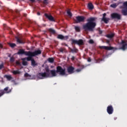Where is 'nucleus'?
I'll list each match as a JSON object with an SVG mask.
<instances>
[{
    "label": "nucleus",
    "instance_id": "obj_1",
    "mask_svg": "<svg viewBox=\"0 0 127 127\" xmlns=\"http://www.w3.org/2000/svg\"><path fill=\"white\" fill-rule=\"evenodd\" d=\"M56 70H49V67H46L45 70L47 73L48 78H52V77H56L57 74L60 75V76H64L66 75V69L63 68L61 66H57Z\"/></svg>",
    "mask_w": 127,
    "mask_h": 127
},
{
    "label": "nucleus",
    "instance_id": "obj_2",
    "mask_svg": "<svg viewBox=\"0 0 127 127\" xmlns=\"http://www.w3.org/2000/svg\"><path fill=\"white\" fill-rule=\"evenodd\" d=\"M97 19L96 17H90L87 19V22L83 25V29L85 31H94L97 24L94 22Z\"/></svg>",
    "mask_w": 127,
    "mask_h": 127
},
{
    "label": "nucleus",
    "instance_id": "obj_3",
    "mask_svg": "<svg viewBox=\"0 0 127 127\" xmlns=\"http://www.w3.org/2000/svg\"><path fill=\"white\" fill-rule=\"evenodd\" d=\"M111 17L112 19H118V20H121V19H122V15L118 13H113L111 14Z\"/></svg>",
    "mask_w": 127,
    "mask_h": 127
},
{
    "label": "nucleus",
    "instance_id": "obj_4",
    "mask_svg": "<svg viewBox=\"0 0 127 127\" xmlns=\"http://www.w3.org/2000/svg\"><path fill=\"white\" fill-rule=\"evenodd\" d=\"M71 44H77L79 46L84 45V41L82 39L78 40L72 39L71 40Z\"/></svg>",
    "mask_w": 127,
    "mask_h": 127
},
{
    "label": "nucleus",
    "instance_id": "obj_5",
    "mask_svg": "<svg viewBox=\"0 0 127 127\" xmlns=\"http://www.w3.org/2000/svg\"><path fill=\"white\" fill-rule=\"evenodd\" d=\"M86 18L83 16H77L76 17V23H80V22H84Z\"/></svg>",
    "mask_w": 127,
    "mask_h": 127
},
{
    "label": "nucleus",
    "instance_id": "obj_6",
    "mask_svg": "<svg viewBox=\"0 0 127 127\" xmlns=\"http://www.w3.org/2000/svg\"><path fill=\"white\" fill-rule=\"evenodd\" d=\"M9 88L7 86L4 88V91H2L0 93V97L1 96H3L4 94H9V93L11 92V89H8Z\"/></svg>",
    "mask_w": 127,
    "mask_h": 127
},
{
    "label": "nucleus",
    "instance_id": "obj_7",
    "mask_svg": "<svg viewBox=\"0 0 127 127\" xmlns=\"http://www.w3.org/2000/svg\"><path fill=\"white\" fill-rule=\"evenodd\" d=\"M37 77L39 79H44V78H48L47 76V72L39 73L37 75Z\"/></svg>",
    "mask_w": 127,
    "mask_h": 127
},
{
    "label": "nucleus",
    "instance_id": "obj_8",
    "mask_svg": "<svg viewBox=\"0 0 127 127\" xmlns=\"http://www.w3.org/2000/svg\"><path fill=\"white\" fill-rule=\"evenodd\" d=\"M30 53L32 54V55L33 57H35V56H38V55H40L42 52L41 50H37L34 52L30 51Z\"/></svg>",
    "mask_w": 127,
    "mask_h": 127
},
{
    "label": "nucleus",
    "instance_id": "obj_9",
    "mask_svg": "<svg viewBox=\"0 0 127 127\" xmlns=\"http://www.w3.org/2000/svg\"><path fill=\"white\" fill-rule=\"evenodd\" d=\"M107 112L109 115H112L114 113V107L113 106H108L107 108Z\"/></svg>",
    "mask_w": 127,
    "mask_h": 127
},
{
    "label": "nucleus",
    "instance_id": "obj_10",
    "mask_svg": "<svg viewBox=\"0 0 127 127\" xmlns=\"http://www.w3.org/2000/svg\"><path fill=\"white\" fill-rule=\"evenodd\" d=\"M26 55L27 56H28V58H24L26 59V60L27 61H32V57H33V56L32 55L31 53H30V51H28V53H26Z\"/></svg>",
    "mask_w": 127,
    "mask_h": 127
},
{
    "label": "nucleus",
    "instance_id": "obj_11",
    "mask_svg": "<svg viewBox=\"0 0 127 127\" xmlns=\"http://www.w3.org/2000/svg\"><path fill=\"white\" fill-rule=\"evenodd\" d=\"M120 45H122V47L120 48V49H122V50H126L127 48V42L125 41L124 40H122L121 43H120Z\"/></svg>",
    "mask_w": 127,
    "mask_h": 127
},
{
    "label": "nucleus",
    "instance_id": "obj_12",
    "mask_svg": "<svg viewBox=\"0 0 127 127\" xmlns=\"http://www.w3.org/2000/svg\"><path fill=\"white\" fill-rule=\"evenodd\" d=\"M58 39H61V40H67L69 38L68 36H63V35L59 34L57 36Z\"/></svg>",
    "mask_w": 127,
    "mask_h": 127
},
{
    "label": "nucleus",
    "instance_id": "obj_13",
    "mask_svg": "<svg viewBox=\"0 0 127 127\" xmlns=\"http://www.w3.org/2000/svg\"><path fill=\"white\" fill-rule=\"evenodd\" d=\"M45 16L46 18H48L50 21H55V19H54V17L52 16L51 15H49L47 13H45Z\"/></svg>",
    "mask_w": 127,
    "mask_h": 127
},
{
    "label": "nucleus",
    "instance_id": "obj_14",
    "mask_svg": "<svg viewBox=\"0 0 127 127\" xmlns=\"http://www.w3.org/2000/svg\"><path fill=\"white\" fill-rule=\"evenodd\" d=\"M74 70H75V68L72 66H70L67 68V71L69 74H73L74 73Z\"/></svg>",
    "mask_w": 127,
    "mask_h": 127
},
{
    "label": "nucleus",
    "instance_id": "obj_15",
    "mask_svg": "<svg viewBox=\"0 0 127 127\" xmlns=\"http://www.w3.org/2000/svg\"><path fill=\"white\" fill-rule=\"evenodd\" d=\"M100 49H105V50H113L114 47L102 46L100 47Z\"/></svg>",
    "mask_w": 127,
    "mask_h": 127
},
{
    "label": "nucleus",
    "instance_id": "obj_16",
    "mask_svg": "<svg viewBox=\"0 0 127 127\" xmlns=\"http://www.w3.org/2000/svg\"><path fill=\"white\" fill-rule=\"evenodd\" d=\"M121 3H123V2H119L118 3H114L111 4L110 5V7H112V8H116L117 6L119 5V4H121Z\"/></svg>",
    "mask_w": 127,
    "mask_h": 127
},
{
    "label": "nucleus",
    "instance_id": "obj_17",
    "mask_svg": "<svg viewBox=\"0 0 127 127\" xmlns=\"http://www.w3.org/2000/svg\"><path fill=\"white\" fill-rule=\"evenodd\" d=\"M16 41L19 44H24L25 42L21 39H19L18 37H16Z\"/></svg>",
    "mask_w": 127,
    "mask_h": 127
},
{
    "label": "nucleus",
    "instance_id": "obj_18",
    "mask_svg": "<svg viewBox=\"0 0 127 127\" xmlns=\"http://www.w3.org/2000/svg\"><path fill=\"white\" fill-rule=\"evenodd\" d=\"M21 60L22 61V64L23 66H27L28 63L27 62H26V58H23L21 59Z\"/></svg>",
    "mask_w": 127,
    "mask_h": 127
},
{
    "label": "nucleus",
    "instance_id": "obj_19",
    "mask_svg": "<svg viewBox=\"0 0 127 127\" xmlns=\"http://www.w3.org/2000/svg\"><path fill=\"white\" fill-rule=\"evenodd\" d=\"M31 66L33 67H35V66H37L38 65V64L35 62V60H34V59H33L32 60V61L31 62Z\"/></svg>",
    "mask_w": 127,
    "mask_h": 127
},
{
    "label": "nucleus",
    "instance_id": "obj_20",
    "mask_svg": "<svg viewBox=\"0 0 127 127\" xmlns=\"http://www.w3.org/2000/svg\"><path fill=\"white\" fill-rule=\"evenodd\" d=\"M122 3H123V5L120 6L119 8L123 9V8H126V7H127V1L124 2L123 3L122 2Z\"/></svg>",
    "mask_w": 127,
    "mask_h": 127
},
{
    "label": "nucleus",
    "instance_id": "obj_21",
    "mask_svg": "<svg viewBox=\"0 0 127 127\" xmlns=\"http://www.w3.org/2000/svg\"><path fill=\"white\" fill-rule=\"evenodd\" d=\"M87 7L90 10H93L94 9V5L92 3H89Z\"/></svg>",
    "mask_w": 127,
    "mask_h": 127
},
{
    "label": "nucleus",
    "instance_id": "obj_22",
    "mask_svg": "<svg viewBox=\"0 0 127 127\" xmlns=\"http://www.w3.org/2000/svg\"><path fill=\"white\" fill-rule=\"evenodd\" d=\"M122 13L125 16L127 15V7L123 8L122 10Z\"/></svg>",
    "mask_w": 127,
    "mask_h": 127
},
{
    "label": "nucleus",
    "instance_id": "obj_23",
    "mask_svg": "<svg viewBox=\"0 0 127 127\" xmlns=\"http://www.w3.org/2000/svg\"><path fill=\"white\" fill-rule=\"evenodd\" d=\"M70 51L72 53H78L79 50L76 48V47H74L73 49H70Z\"/></svg>",
    "mask_w": 127,
    "mask_h": 127
},
{
    "label": "nucleus",
    "instance_id": "obj_24",
    "mask_svg": "<svg viewBox=\"0 0 127 127\" xmlns=\"http://www.w3.org/2000/svg\"><path fill=\"white\" fill-rule=\"evenodd\" d=\"M102 21H104V22L107 24V23H109V21H110V19H109V18H107V17L102 18Z\"/></svg>",
    "mask_w": 127,
    "mask_h": 127
},
{
    "label": "nucleus",
    "instance_id": "obj_25",
    "mask_svg": "<svg viewBox=\"0 0 127 127\" xmlns=\"http://www.w3.org/2000/svg\"><path fill=\"white\" fill-rule=\"evenodd\" d=\"M28 53V52H25L23 50H19L18 52V54H25V55H26V53Z\"/></svg>",
    "mask_w": 127,
    "mask_h": 127
},
{
    "label": "nucleus",
    "instance_id": "obj_26",
    "mask_svg": "<svg viewBox=\"0 0 127 127\" xmlns=\"http://www.w3.org/2000/svg\"><path fill=\"white\" fill-rule=\"evenodd\" d=\"M4 78H6L7 81H10V80H11V79H13L11 75H4Z\"/></svg>",
    "mask_w": 127,
    "mask_h": 127
},
{
    "label": "nucleus",
    "instance_id": "obj_27",
    "mask_svg": "<svg viewBox=\"0 0 127 127\" xmlns=\"http://www.w3.org/2000/svg\"><path fill=\"white\" fill-rule=\"evenodd\" d=\"M48 31L50 32V33H52V34H56V31L55 30L52 29V28H49L48 29Z\"/></svg>",
    "mask_w": 127,
    "mask_h": 127
},
{
    "label": "nucleus",
    "instance_id": "obj_28",
    "mask_svg": "<svg viewBox=\"0 0 127 127\" xmlns=\"http://www.w3.org/2000/svg\"><path fill=\"white\" fill-rule=\"evenodd\" d=\"M115 36V34H107L106 35V37H107L108 38H110V39H112Z\"/></svg>",
    "mask_w": 127,
    "mask_h": 127
},
{
    "label": "nucleus",
    "instance_id": "obj_29",
    "mask_svg": "<svg viewBox=\"0 0 127 127\" xmlns=\"http://www.w3.org/2000/svg\"><path fill=\"white\" fill-rule=\"evenodd\" d=\"M12 73L14 74V75H17V74H20V71L18 70H13Z\"/></svg>",
    "mask_w": 127,
    "mask_h": 127
},
{
    "label": "nucleus",
    "instance_id": "obj_30",
    "mask_svg": "<svg viewBox=\"0 0 127 127\" xmlns=\"http://www.w3.org/2000/svg\"><path fill=\"white\" fill-rule=\"evenodd\" d=\"M48 60L50 63H53L54 62V59L53 58H49Z\"/></svg>",
    "mask_w": 127,
    "mask_h": 127
},
{
    "label": "nucleus",
    "instance_id": "obj_31",
    "mask_svg": "<svg viewBox=\"0 0 127 127\" xmlns=\"http://www.w3.org/2000/svg\"><path fill=\"white\" fill-rule=\"evenodd\" d=\"M9 45L10 47H11V48H13L16 46V45L14 43H9Z\"/></svg>",
    "mask_w": 127,
    "mask_h": 127
},
{
    "label": "nucleus",
    "instance_id": "obj_32",
    "mask_svg": "<svg viewBox=\"0 0 127 127\" xmlns=\"http://www.w3.org/2000/svg\"><path fill=\"white\" fill-rule=\"evenodd\" d=\"M67 14H68V16H70V17H72V13L71 12V11H70L69 9L67 10Z\"/></svg>",
    "mask_w": 127,
    "mask_h": 127
},
{
    "label": "nucleus",
    "instance_id": "obj_33",
    "mask_svg": "<svg viewBox=\"0 0 127 127\" xmlns=\"http://www.w3.org/2000/svg\"><path fill=\"white\" fill-rule=\"evenodd\" d=\"M75 29L77 32H80V31H81V30L80 29V27L79 26H75Z\"/></svg>",
    "mask_w": 127,
    "mask_h": 127
},
{
    "label": "nucleus",
    "instance_id": "obj_34",
    "mask_svg": "<svg viewBox=\"0 0 127 127\" xmlns=\"http://www.w3.org/2000/svg\"><path fill=\"white\" fill-rule=\"evenodd\" d=\"M24 77H25V78H29L31 77V75H30V74H28V73L26 72L24 74Z\"/></svg>",
    "mask_w": 127,
    "mask_h": 127
},
{
    "label": "nucleus",
    "instance_id": "obj_35",
    "mask_svg": "<svg viewBox=\"0 0 127 127\" xmlns=\"http://www.w3.org/2000/svg\"><path fill=\"white\" fill-rule=\"evenodd\" d=\"M16 64L18 65V66H21V63H20L18 61H16Z\"/></svg>",
    "mask_w": 127,
    "mask_h": 127
},
{
    "label": "nucleus",
    "instance_id": "obj_36",
    "mask_svg": "<svg viewBox=\"0 0 127 127\" xmlns=\"http://www.w3.org/2000/svg\"><path fill=\"white\" fill-rule=\"evenodd\" d=\"M89 43H90V44H93L94 41L93 40H92V39H90L89 41Z\"/></svg>",
    "mask_w": 127,
    "mask_h": 127
},
{
    "label": "nucleus",
    "instance_id": "obj_37",
    "mask_svg": "<svg viewBox=\"0 0 127 127\" xmlns=\"http://www.w3.org/2000/svg\"><path fill=\"white\" fill-rule=\"evenodd\" d=\"M59 51L62 53H63V52H64V49H63L62 48H61L59 49Z\"/></svg>",
    "mask_w": 127,
    "mask_h": 127
},
{
    "label": "nucleus",
    "instance_id": "obj_38",
    "mask_svg": "<svg viewBox=\"0 0 127 127\" xmlns=\"http://www.w3.org/2000/svg\"><path fill=\"white\" fill-rule=\"evenodd\" d=\"M10 62H14V58H13V57H11L10 59Z\"/></svg>",
    "mask_w": 127,
    "mask_h": 127
},
{
    "label": "nucleus",
    "instance_id": "obj_39",
    "mask_svg": "<svg viewBox=\"0 0 127 127\" xmlns=\"http://www.w3.org/2000/svg\"><path fill=\"white\" fill-rule=\"evenodd\" d=\"M2 68H3V64H0V70H1Z\"/></svg>",
    "mask_w": 127,
    "mask_h": 127
},
{
    "label": "nucleus",
    "instance_id": "obj_40",
    "mask_svg": "<svg viewBox=\"0 0 127 127\" xmlns=\"http://www.w3.org/2000/svg\"><path fill=\"white\" fill-rule=\"evenodd\" d=\"M98 32H99V34H102V33H103V31H102V30H101L100 29L98 30Z\"/></svg>",
    "mask_w": 127,
    "mask_h": 127
},
{
    "label": "nucleus",
    "instance_id": "obj_41",
    "mask_svg": "<svg viewBox=\"0 0 127 127\" xmlns=\"http://www.w3.org/2000/svg\"><path fill=\"white\" fill-rule=\"evenodd\" d=\"M106 15H107V14L106 13H103L102 18H106Z\"/></svg>",
    "mask_w": 127,
    "mask_h": 127
},
{
    "label": "nucleus",
    "instance_id": "obj_42",
    "mask_svg": "<svg viewBox=\"0 0 127 127\" xmlns=\"http://www.w3.org/2000/svg\"><path fill=\"white\" fill-rule=\"evenodd\" d=\"M71 60H72V61H74L75 60V57L72 56L71 58Z\"/></svg>",
    "mask_w": 127,
    "mask_h": 127
},
{
    "label": "nucleus",
    "instance_id": "obj_43",
    "mask_svg": "<svg viewBox=\"0 0 127 127\" xmlns=\"http://www.w3.org/2000/svg\"><path fill=\"white\" fill-rule=\"evenodd\" d=\"M88 62H91L92 61V60H91V58H89L87 60Z\"/></svg>",
    "mask_w": 127,
    "mask_h": 127
},
{
    "label": "nucleus",
    "instance_id": "obj_44",
    "mask_svg": "<svg viewBox=\"0 0 127 127\" xmlns=\"http://www.w3.org/2000/svg\"><path fill=\"white\" fill-rule=\"evenodd\" d=\"M100 61H101V60H96V63H100Z\"/></svg>",
    "mask_w": 127,
    "mask_h": 127
},
{
    "label": "nucleus",
    "instance_id": "obj_45",
    "mask_svg": "<svg viewBox=\"0 0 127 127\" xmlns=\"http://www.w3.org/2000/svg\"><path fill=\"white\" fill-rule=\"evenodd\" d=\"M76 71L77 72H81V69H77L76 70Z\"/></svg>",
    "mask_w": 127,
    "mask_h": 127
},
{
    "label": "nucleus",
    "instance_id": "obj_46",
    "mask_svg": "<svg viewBox=\"0 0 127 127\" xmlns=\"http://www.w3.org/2000/svg\"><path fill=\"white\" fill-rule=\"evenodd\" d=\"M106 43H107V44H110V40H106Z\"/></svg>",
    "mask_w": 127,
    "mask_h": 127
},
{
    "label": "nucleus",
    "instance_id": "obj_47",
    "mask_svg": "<svg viewBox=\"0 0 127 127\" xmlns=\"http://www.w3.org/2000/svg\"><path fill=\"white\" fill-rule=\"evenodd\" d=\"M30 1H32V2H34L35 1V0H30Z\"/></svg>",
    "mask_w": 127,
    "mask_h": 127
},
{
    "label": "nucleus",
    "instance_id": "obj_48",
    "mask_svg": "<svg viewBox=\"0 0 127 127\" xmlns=\"http://www.w3.org/2000/svg\"><path fill=\"white\" fill-rule=\"evenodd\" d=\"M37 15H40V12H37Z\"/></svg>",
    "mask_w": 127,
    "mask_h": 127
},
{
    "label": "nucleus",
    "instance_id": "obj_49",
    "mask_svg": "<svg viewBox=\"0 0 127 127\" xmlns=\"http://www.w3.org/2000/svg\"><path fill=\"white\" fill-rule=\"evenodd\" d=\"M27 15L26 14H24V16L26 17Z\"/></svg>",
    "mask_w": 127,
    "mask_h": 127
},
{
    "label": "nucleus",
    "instance_id": "obj_50",
    "mask_svg": "<svg viewBox=\"0 0 127 127\" xmlns=\"http://www.w3.org/2000/svg\"><path fill=\"white\" fill-rule=\"evenodd\" d=\"M0 48H2V46L1 45H0Z\"/></svg>",
    "mask_w": 127,
    "mask_h": 127
},
{
    "label": "nucleus",
    "instance_id": "obj_51",
    "mask_svg": "<svg viewBox=\"0 0 127 127\" xmlns=\"http://www.w3.org/2000/svg\"><path fill=\"white\" fill-rule=\"evenodd\" d=\"M43 26L45 27V26H46V24H43Z\"/></svg>",
    "mask_w": 127,
    "mask_h": 127
},
{
    "label": "nucleus",
    "instance_id": "obj_52",
    "mask_svg": "<svg viewBox=\"0 0 127 127\" xmlns=\"http://www.w3.org/2000/svg\"><path fill=\"white\" fill-rule=\"evenodd\" d=\"M65 46H68V45L67 44H65Z\"/></svg>",
    "mask_w": 127,
    "mask_h": 127
},
{
    "label": "nucleus",
    "instance_id": "obj_53",
    "mask_svg": "<svg viewBox=\"0 0 127 127\" xmlns=\"http://www.w3.org/2000/svg\"><path fill=\"white\" fill-rule=\"evenodd\" d=\"M114 1H117V0H113Z\"/></svg>",
    "mask_w": 127,
    "mask_h": 127
},
{
    "label": "nucleus",
    "instance_id": "obj_54",
    "mask_svg": "<svg viewBox=\"0 0 127 127\" xmlns=\"http://www.w3.org/2000/svg\"><path fill=\"white\" fill-rule=\"evenodd\" d=\"M45 1H46L47 0H44Z\"/></svg>",
    "mask_w": 127,
    "mask_h": 127
}]
</instances>
